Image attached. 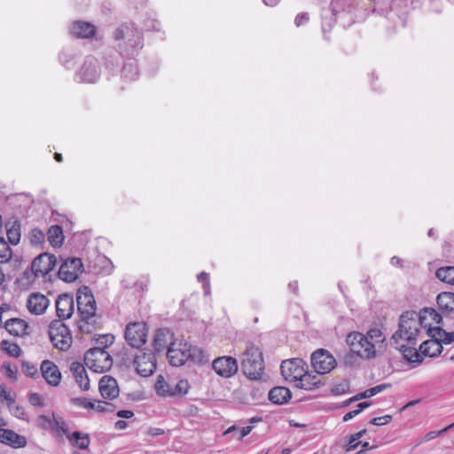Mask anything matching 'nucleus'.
Here are the masks:
<instances>
[{
  "instance_id": "f257e3e1",
  "label": "nucleus",
  "mask_w": 454,
  "mask_h": 454,
  "mask_svg": "<svg viewBox=\"0 0 454 454\" xmlns=\"http://www.w3.org/2000/svg\"><path fill=\"white\" fill-rule=\"evenodd\" d=\"M440 316L434 309H423L419 313L407 311L403 313L399 321L398 330L392 335L393 345L400 350L404 358L410 362H418L419 354L417 345L424 337V333L431 319L439 322Z\"/></svg>"
},
{
  "instance_id": "f03ea898",
  "label": "nucleus",
  "mask_w": 454,
  "mask_h": 454,
  "mask_svg": "<svg viewBox=\"0 0 454 454\" xmlns=\"http://www.w3.org/2000/svg\"><path fill=\"white\" fill-rule=\"evenodd\" d=\"M346 342L352 352L364 359H372L381 356L387 348V337L378 328H372L365 334L352 332L348 334Z\"/></svg>"
},
{
  "instance_id": "7ed1b4c3",
  "label": "nucleus",
  "mask_w": 454,
  "mask_h": 454,
  "mask_svg": "<svg viewBox=\"0 0 454 454\" xmlns=\"http://www.w3.org/2000/svg\"><path fill=\"white\" fill-rule=\"evenodd\" d=\"M168 362L173 366L183 365L189 358L201 362L203 352L198 348H192L184 340H175L170 343L167 351Z\"/></svg>"
},
{
  "instance_id": "20e7f679",
  "label": "nucleus",
  "mask_w": 454,
  "mask_h": 454,
  "mask_svg": "<svg viewBox=\"0 0 454 454\" xmlns=\"http://www.w3.org/2000/svg\"><path fill=\"white\" fill-rule=\"evenodd\" d=\"M114 39L119 43L121 52L127 56H134L143 47L141 32L133 24L123 25L114 32Z\"/></svg>"
},
{
  "instance_id": "39448f33",
  "label": "nucleus",
  "mask_w": 454,
  "mask_h": 454,
  "mask_svg": "<svg viewBox=\"0 0 454 454\" xmlns=\"http://www.w3.org/2000/svg\"><path fill=\"white\" fill-rule=\"evenodd\" d=\"M241 369L250 380H258L262 379L264 365L259 348L254 345L247 347L241 357Z\"/></svg>"
},
{
  "instance_id": "423d86ee",
  "label": "nucleus",
  "mask_w": 454,
  "mask_h": 454,
  "mask_svg": "<svg viewBox=\"0 0 454 454\" xmlns=\"http://www.w3.org/2000/svg\"><path fill=\"white\" fill-rule=\"evenodd\" d=\"M76 302L82 321L84 322V325H81L80 328L84 331L85 325L89 326L96 323V301L88 287H83L77 292Z\"/></svg>"
},
{
  "instance_id": "0eeeda50",
  "label": "nucleus",
  "mask_w": 454,
  "mask_h": 454,
  "mask_svg": "<svg viewBox=\"0 0 454 454\" xmlns=\"http://www.w3.org/2000/svg\"><path fill=\"white\" fill-rule=\"evenodd\" d=\"M84 363L92 372L102 373L111 369L113 359L105 348L98 347L90 348L86 352Z\"/></svg>"
},
{
  "instance_id": "6e6552de",
  "label": "nucleus",
  "mask_w": 454,
  "mask_h": 454,
  "mask_svg": "<svg viewBox=\"0 0 454 454\" xmlns=\"http://www.w3.org/2000/svg\"><path fill=\"white\" fill-rule=\"evenodd\" d=\"M49 336L53 345L61 349H67L72 343V336L67 325L61 320H55L49 326Z\"/></svg>"
},
{
  "instance_id": "1a4fd4ad",
  "label": "nucleus",
  "mask_w": 454,
  "mask_h": 454,
  "mask_svg": "<svg viewBox=\"0 0 454 454\" xmlns=\"http://www.w3.org/2000/svg\"><path fill=\"white\" fill-rule=\"evenodd\" d=\"M147 333L145 323H129L125 329V340L130 347L139 348L146 342Z\"/></svg>"
},
{
  "instance_id": "9d476101",
  "label": "nucleus",
  "mask_w": 454,
  "mask_h": 454,
  "mask_svg": "<svg viewBox=\"0 0 454 454\" xmlns=\"http://www.w3.org/2000/svg\"><path fill=\"white\" fill-rule=\"evenodd\" d=\"M311 364L317 374H325L336 366V360L328 351L318 349L311 356Z\"/></svg>"
},
{
  "instance_id": "9b49d317",
  "label": "nucleus",
  "mask_w": 454,
  "mask_h": 454,
  "mask_svg": "<svg viewBox=\"0 0 454 454\" xmlns=\"http://www.w3.org/2000/svg\"><path fill=\"white\" fill-rule=\"evenodd\" d=\"M82 270V262L79 258H67L64 260L59 270V277L65 282H74L77 279Z\"/></svg>"
},
{
  "instance_id": "f8f14e48",
  "label": "nucleus",
  "mask_w": 454,
  "mask_h": 454,
  "mask_svg": "<svg viewBox=\"0 0 454 454\" xmlns=\"http://www.w3.org/2000/svg\"><path fill=\"white\" fill-rule=\"evenodd\" d=\"M281 373L283 377L291 382H297L306 372L304 362L300 358H293L282 362Z\"/></svg>"
},
{
  "instance_id": "ddd939ff",
  "label": "nucleus",
  "mask_w": 454,
  "mask_h": 454,
  "mask_svg": "<svg viewBox=\"0 0 454 454\" xmlns=\"http://www.w3.org/2000/svg\"><path fill=\"white\" fill-rule=\"evenodd\" d=\"M134 366L138 374L143 377H148L153 373L156 369V360L154 355L151 352L139 351L134 359Z\"/></svg>"
},
{
  "instance_id": "4468645a",
  "label": "nucleus",
  "mask_w": 454,
  "mask_h": 454,
  "mask_svg": "<svg viewBox=\"0 0 454 454\" xmlns=\"http://www.w3.org/2000/svg\"><path fill=\"white\" fill-rule=\"evenodd\" d=\"M99 75L98 60L91 56L87 57L77 74V77L81 82L94 83L98 80Z\"/></svg>"
},
{
  "instance_id": "2eb2a0df",
  "label": "nucleus",
  "mask_w": 454,
  "mask_h": 454,
  "mask_svg": "<svg viewBox=\"0 0 454 454\" xmlns=\"http://www.w3.org/2000/svg\"><path fill=\"white\" fill-rule=\"evenodd\" d=\"M212 367L219 376L229 378L238 372V362L231 356H221L213 361Z\"/></svg>"
},
{
  "instance_id": "dca6fc26",
  "label": "nucleus",
  "mask_w": 454,
  "mask_h": 454,
  "mask_svg": "<svg viewBox=\"0 0 454 454\" xmlns=\"http://www.w3.org/2000/svg\"><path fill=\"white\" fill-rule=\"evenodd\" d=\"M57 258L49 254L38 255L32 262V271L36 277L45 276L56 266Z\"/></svg>"
},
{
  "instance_id": "f3484780",
  "label": "nucleus",
  "mask_w": 454,
  "mask_h": 454,
  "mask_svg": "<svg viewBox=\"0 0 454 454\" xmlns=\"http://www.w3.org/2000/svg\"><path fill=\"white\" fill-rule=\"evenodd\" d=\"M98 390L104 399L113 400L118 397L120 388L117 380L108 375L103 376L98 383Z\"/></svg>"
},
{
  "instance_id": "a211bd4d",
  "label": "nucleus",
  "mask_w": 454,
  "mask_h": 454,
  "mask_svg": "<svg viewBox=\"0 0 454 454\" xmlns=\"http://www.w3.org/2000/svg\"><path fill=\"white\" fill-rule=\"evenodd\" d=\"M41 373L46 382L52 386L57 387L61 380V372L59 367L50 360H44L41 364Z\"/></svg>"
},
{
  "instance_id": "6ab92c4d",
  "label": "nucleus",
  "mask_w": 454,
  "mask_h": 454,
  "mask_svg": "<svg viewBox=\"0 0 454 454\" xmlns=\"http://www.w3.org/2000/svg\"><path fill=\"white\" fill-rule=\"evenodd\" d=\"M74 309V299L71 295L64 294L59 296L56 301L57 316L61 320L68 319L72 317Z\"/></svg>"
},
{
  "instance_id": "aec40b11",
  "label": "nucleus",
  "mask_w": 454,
  "mask_h": 454,
  "mask_svg": "<svg viewBox=\"0 0 454 454\" xmlns=\"http://www.w3.org/2000/svg\"><path fill=\"white\" fill-rule=\"evenodd\" d=\"M49 304L50 301L45 295L40 293H35L29 295L27 301V308L32 314L42 315L45 312Z\"/></svg>"
},
{
  "instance_id": "412c9836",
  "label": "nucleus",
  "mask_w": 454,
  "mask_h": 454,
  "mask_svg": "<svg viewBox=\"0 0 454 454\" xmlns=\"http://www.w3.org/2000/svg\"><path fill=\"white\" fill-rule=\"evenodd\" d=\"M0 442L12 448H21L26 446L27 440L14 431L0 427Z\"/></svg>"
},
{
  "instance_id": "4be33fe9",
  "label": "nucleus",
  "mask_w": 454,
  "mask_h": 454,
  "mask_svg": "<svg viewBox=\"0 0 454 454\" xmlns=\"http://www.w3.org/2000/svg\"><path fill=\"white\" fill-rule=\"evenodd\" d=\"M70 371L80 388L83 391L88 390L90 388V380L84 366L81 363L74 362L70 365Z\"/></svg>"
},
{
  "instance_id": "5701e85b",
  "label": "nucleus",
  "mask_w": 454,
  "mask_h": 454,
  "mask_svg": "<svg viewBox=\"0 0 454 454\" xmlns=\"http://www.w3.org/2000/svg\"><path fill=\"white\" fill-rule=\"evenodd\" d=\"M173 334L167 329H158L153 336V347L156 352H162L166 348H168L173 342Z\"/></svg>"
},
{
  "instance_id": "b1692460",
  "label": "nucleus",
  "mask_w": 454,
  "mask_h": 454,
  "mask_svg": "<svg viewBox=\"0 0 454 454\" xmlns=\"http://www.w3.org/2000/svg\"><path fill=\"white\" fill-rule=\"evenodd\" d=\"M4 328L7 332L16 337H21L27 334V323L20 318H11L4 323Z\"/></svg>"
},
{
  "instance_id": "393cba45",
  "label": "nucleus",
  "mask_w": 454,
  "mask_h": 454,
  "mask_svg": "<svg viewBox=\"0 0 454 454\" xmlns=\"http://www.w3.org/2000/svg\"><path fill=\"white\" fill-rule=\"evenodd\" d=\"M433 336L435 338L434 340H424L419 345V351L423 355L430 357L436 356L442 352V342L437 337V333H435V334H434Z\"/></svg>"
},
{
  "instance_id": "a878e982",
  "label": "nucleus",
  "mask_w": 454,
  "mask_h": 454,
  "mask_svg": "<svg viewBox=\"0 0 454 454\" xmlns=\"http://www.w3.org/2000/svg\"><path fill=\"white\" fill-rule=\"evenodd\" d=\"M95 27L92 24L84 21H76L70 28V33L78 38H90L95 35Z\"/></svg>"
},
{
  "instance_id": "bb28decb",
  "label": "nucleus",
  "mask_w": 454,
  "mask_h": 454,
  "mask_svg": "<svg viewBox=\"0 0 454 454\" xmlns=\"http://www.w3.org/2000/svg\"><path fill=\"white\" fill-rule=\"evenodd\" d=\"M321 385L322 381L318 374L313 375L308 372H305L296 382V387L305 390H313L319 387Z\"/></svg>"
},
{
  "instance_id": "cd10ccee",
  "label": "nucleus",
  "mask_w": 454,
  "mask_h": 454,
  "mask_svg": "<svg viewBox=\"0 0 454 454\" xmlns=\"http://www.w3.org/2000/svg\"><path fill=\"white\" fill-rule=\"evenodd\" d=\"M439 309L445 314L454 311V293L443 292L437 296Z\"/></svg>"
},
{
  "instance_id": "c85d7f7f",
  "label": "nucleus",
  "mask_w": 454,
  "mask_h": 454,
  "mask_svg": "<svg viewBox=\"0 0 454 454\" xmlns=\"http://www.w3.org/2000/svg\"><path fill=\"white\" fill-rule=\"evenodd\" d=\"M291 398V392L285 387H275L269 392V399L273 403L282 404Z\"/></svg>"
},
{
  "instance_id": "c756f323",
  "label": "nucleus",
  "mask_w": 454,
  "mask_h": 454,
  "mask_svg": "<svg viewBox=\"0 0 454 454\" xmlns=\"http://www.w3.org/2000/svg\"><path fill=\"white\" fill-rule=\"evenodd\" d=\"M47 235L48 240L52 247H58L62 245L64 236L60 226L52 225L51 227L49 228Z\"/></svg>"
},
{
  "instance_id": "7c9ffc66",
  "label": "nucleus",
  "mask_w": 454,
  "mask_h": 454,
  "mask_svg": "<svg viewBox=\"0 0 454 454\" xmlns=\"http://www.w3.org/2000/svg\"><path fill=\"white\" fill-rule=\"evenodd\" d=\"M436 278L448 285L454 286V267L447 266L438 269L435 272Z\"/></svg>"
},
{
  "instance_id": "2f4dec72",
  "label": "nucleus",
  "mask_w": 454,
  "mask_h": 454,
  "mask_svg": "<svg viewBox=\"0 0 454 454\" xmlns=\"http://www.w3.org/2000/svg\"><path fill=\"white\" fill-rule=\"evenodd\" d=\"M7 228V238L10 244L16 246L20 240V225L15 221L10 227L6 224Z\"/></svg>"
},
{
  "instance_id": "473e14b6",
  "label": "nucleus",
  "mask_w": 454,
  "mask_h": 454,
  "mask_svg": "<svg viewBox=\"0 0 454 454\" xmlns=\"http://www.w3.org/2000/svg\"><path fill=\"white\" fill-rule=\"evenodd\" d=\"M172 385L168 383L164 377L159 375L155 383V390L158 395L162 396L171 395Z\"/></svg>"
},
{
  "instance_id": "72a5a7b5",
  "label": "nucleus",
  "mask_w": 454,
  "mask_h": 454,
  "mask_svg": "<svg viewBox=\"0 0 454 454\" xmlns=\"http://www.w3.org/2000/svg\"><path fill=\"white\" fill-rule=\"evenodd\" d=\"M12 256V252L9 244L4 238H0V263L8 262Z\"/></svg>"
},
{
  "instance_id": "f704fd0d",
  "label": "nucleus",
  "mask_w": 454,
  "mask_h": 454,
  "mask_svg": "<svg viewBox=\"0 0 454 454\" xmlns=\"http://www.w3.org/2000/svg\"><path fill=\"white\" fill-rule=\"evenodd\" d=\"M1 348L13 357L20 356L21 353L20 348L16 343L8 340H2Z\"/></svg>"
},
{
  "instance_id": "c9c22d12",
  "label": "nucleus",
  "mask_w": 454,
  "mask_h": 454,
  "mask_svg": "<svg viewBox=\"0 0 454 454\" xmlns=\"http://www.w3.org/2000/svg\"><path fill=\"white\" fill-rule=\"evenodd\" d=\"M387 387V385H386V384H380V385L375 386L373 387L366 389L363 393L358 394L356 396H355L354 400H359L361 398L372 397V396L384 391Z\"/></svg>"
},
{
  "instance_id": "e433bc0d",
  "label": "nucleus",
  "mask_w": 454,
  "mask_h": 454,
  "mask_svg": "<svg viewBox=\"0 0 454 454\" xmlns=\"http://www.w3.org/2000/svg\"><path fill=\"white\" fill-rule=\"evenodd\" d=\"M70 440H74V443L81 449H87L90 444V438L88 434H82L80 432L73 433Z\"/></svg>"
},
{
  "instance_id": "4c0bfd02",
  "label": "nucleus",
  "mask_w": 454,
  "mask_h": 454,
  "mask_svg": "<svg viewBox=\"0 0 454 454\" xmlns=\"http://www.w3.org/2000/svg\"><path fill=\"white\" fill-rule=\"evenodd\" d=\"M189 383L186 380H180L171 387V395H185L189 390Z\"/></svg>"
},
{
  "instance_id": "58836bf2",
  "label": "nucleus",
  "mask_w": 454,
  "mask_h": 454,
  "mask_svg": "<svg viewBox=\"0 0 454 454\" xmlns=\"http://www.w3.org/2000/svg\"><path fill=\"white\" fill-rule=\"evenodd\" d=\"M8 409H9L10 412L17 419L26 420V421L28 420V416H27V412L25 411L24 407L17 404L16 402L10 404L8 406Z\"/></svg>"
},
{
  "instance_id": "ea45409f",
  "label": "nucleus",
  "mask_w": 454,
  "mask_h": 454,
  "mask_svg": "<svg viewBox=\"0 0 454 454\" xmlns=\"http://www.w3.org/2000/svg\"><path fill=\"white\" fill-rule=\"evenodd\" d=\"M93 409L98 412H113L114 411V406L107 402L93 400Z\"/></svg>"
},
{
  "instance_id": "a19ab883",
  "label": "nucleus",
  "mask_w": 454,
  "mask_h": 454,
  "mask_svg": "<svg viewBox=\"0 0 454 454\" xmlns=\"http://www.w3.org/2000/svg\"><path fill=\"white\" fill-rule=\"evenodd\" d=\"M454 427V423H452L451 425L444 427L443 429L440 430V431H430L428 433H427L421 439L420 441L419 442V443H424V442H429L436 437H438L439 435H441L442 434L447 432L448 430H450V428H452Z\"/></svg>"
},
{
  "instance_id": "79ce46f5",
  "label": "nucleus",
  "mask_w": 454,
  "mask_h": 454,
  "mask_svg": "<svg viewBox=\"0 0 454 454\" xmlns=\"http://www.w3.org/2000/svg\"><path fill=\"white\" fill-rule=\"evenodd\" d=\"M137 74V67L133 63L125 64L122 69V75L125 79L133 80Z\"/></svg>"
},
{
  "instance_id": "37998d69",
  "label": "nucleus",
  "mask_w": 454,
  "mask_h": 454,
  "mask_svg": "<svg viewBox=\"0 0 454 454\" xmlns=\"http://www.w3.org/2000/svg\"><path fill=\"white\" fill-rule=\"evenodd\" d=\"M434 331L437 333V337L444 344L454 342V332L447 333L441 328H435Z\"/></svg>"
},
{
  "instance_id": "c03bdc74",
  "label": "nucleus",
  "mask_w": 454,
  "mask_h": 454,
  "mask_svg": "<svg viewBox=\"0 0 454 454\" xmlns=\"http://www.w3.org/2000/svg\"><path fill=\"white\" fill-rule=\"evenodd\" d=\"M0 399L7 403V406L15 402L11 390L4 384L0 385Z\"/></svg>"
},
{
  "instance_id": "a18cd8bd",
  "label": "nucleus",
  "mask_w": 454,
  "mask_h": 454,
  "mask_svg": "<svg viewBox=\"0 0 454 454\" xmlns=\"http://www.w3.org/2000/svg\"><path fill=\"white\" fill-rule=\"evenodd\" d=\"M370 405H371V403H369V402L360 403L357 405V409H356L354 411H349V412H348L347 414L344 415L343 420L344 421H348V420L352 419L353 418H355L362 411H364L365 408L369 407Z\"/></svg>"
},
{
  "instance_id": "49530a36",
  "label": "nucleus",
  "mask_w": 454,
  "mask_h": 454,
  "mask_svg": "<svg viewBox=\"0 0 454 454\" xmlns=\"http://www.w3.org/2000/svg\"><path fill=\"white\" fill-rule=\"evenodd\" d=\"M29 239L33 245L42 244L44 240V233L39 229H33L29 233Z\"/></svg>"
},
{
  "instance_id": "de8ad7c7",
  "label": "nucleus",
  "mask_w": 454,
  "mask_h": 454,
  "mask_svg": "<svg viewBox=\"0 0 454 454\" xmlns=\"http://www.w3.org/2000/svg\"><path fill=\"white\" fill-rule=\"evenodd\" d=\"M52 430L56 431L57 433L66 434L67 438L71 439V435L68 434L67 424L60 419L55 418Z\"/></svg>"
},
{
  "instance_id": "09e8293b",
  "label": "nucleus",
  "mask_w": 454,
  "mask_h": 454,
  "mask_svg": "<svg viewBox=\"0 0 454 454\" xmlns=\"http://www.w3.org/2000/svg\"><path fill=\"white\" fill-rule=\"evenodd\" d=\"M72 403L78 407H82L87 410H92L93 409V401L89 400L84 397H77L72 399Z\"/></svg>"
},
{
  "instance_id": "8fccbe9b",
  "label": "nucleus",
  "mask_w": 454,
  "mask_h": 454,
  "mask_svg": "<svg viewBox=\"0 0 454 454\" xmlns=\"http://www.w3.org/2000/svg\"><path fill=\"white\" fill-rule=\"evenodd\" d=\"M54 419H55V417L52 416V418L51 417H47L45 415H41L39 416L38 418V423L39 425L43 427V428H45V429H52L53 427V423H54Z\"/></svg>"
},
{
  "instance_id": "3c124183",
  "label": "nucleus",
  "mask_w": 454,
  "mask_h": 454,
  "mask_svg": "<svg viewBox=\"0 0 454 454\" xmlns=\"http://www.w3.org/2000/svg\"><path fill=\"white\" fill-rule=\"evenodd\" d=\"M3 368H4V372H5L6 376L10 380H16V379H17V372H18L16 366H12V364L10 363H4Z\"/></svg>"
},
{
  "instance_id": "603ef678",
  "label": "nucleus",
  "mask_w": 454,
  "mask_h": 454,
  "mask_svg": "<svg viewBox=\"0 0 454 454\" xmlns=\"http://www.w3.org/2000/svg\"><path fill=\"white\" fill-rule=\"evenodd\" d=\"M361 444V442L356 439L354 434H351L348 438L347 444H345L344 448L347 452H350L357 448V446Z\"/></svg>"
},
{
  "instance_id": "864d4df0",
  "label": "nucleus",
  "mask_w": 454,
  "mask_h": 454,
  "mask_svg": "<svg viewBox=\"0 0 454 454\" xmlns=\"http://www.w3.org/2000/svg\"><path fill=\"white\" fill-rule=\"evenodd\" d=\"M392 419L390 415H384L381 417L373 418L371 421L372 424L375 426H384L388 424Z\"/></svg>"
},
{
  "instance_id": "5fc2aeb1",
  "label": "nucleus",
  "mask_w": 454,
  "mask_h": 454,
  "mask_svg": "<svg viewBox=\"0 0 454 454\" xmlns=\"http://www.w3.org/2000/svg\"><path fill=\"white\" fill-rule=\"evenodd\" d=\"M200 282H203V288L206 294L209 293V281H208V274L206 272H201L197 277Z\"/></svg>"
},
{
  "instance_id": "6e6d98bb",
  "label": "nucleus",
  "mask_w": 454,
  "mask_h": 454,
  "mask_svg": "<svg viewBox=\"0 0 454 454\" xmlns=\"http://www.w3.org/2000/svg\"><path fill=\"white\" fill-rule=\"evenodd\" d=\"M29 403L33 406H43V399L41 395L33 393L29 395Z\"/></svg>"
},
{
  "instance_id": "4d7b16f0",
  "label": "nucleus",
  "mask_w": 454,
  "mask_h": 454,
  "mask_svg": "<svg viewBox=\"0 0 454 454\" xmlns=\"http://www.w3.org/2000/svg\"><path fill=\"white\" fill-rule=\"evenodd\" d=\"M114 336L111 334L102 335L98 339V342L104 346L103 348H106L108 345H111L114 342Z\"/></svg>"
},
{
  "instance_id": "13d9d810",
  "label": "nucleus",
  "mask_w": 454,
  "mask_h": 454,
  "mask_svg": "<svg viewBox=\"0 0 454 454\" xmlns=\"http://www.w3.org/2000/svg\"><path fill=\"white\" fill-rule=\"evenodd\" d=\"M348 384L347 381H344L340 384L334 386L332 391H333V393H334L336 395H340V394L345 393L348 390Z\"/></svg>"
},
{
  "instance_id": "bf43d9fd",
  "label": "nucleus",
  "mask_w": 454,
  "mask_h": 454,
  "mask_svg": "<svg viewBox=\"0 0 454 454\" xmlns=\"http://www.w3.org/2000/svg\"><path fill=\"white\" fill-rule=\"evenodd\" d=\"M252 430V427L250 426H247V427H244L240 429H239L237 434H236V438L238 440H242L245 436H247Z\"/></svg>"
},
{
  "instance_id": "052dcab7",
  "label": "nucleus",
  "mask_w": 454,
  "mask_h": 454,
  "mask_svg": "<svg viewBox=\"0 0 454 454\" xmlns=\"http://www.w3.org/2000/svg\"><path fill=\"white\" fill-rule=\"evenodd\" d=\"M308 20H309V16L307 13H300L296 16L294 22L297 27H300V26L303 25L304 23H306Z\"/></svg>"
},
{
  "instance_id": "680f3d73",
  "label": "nucleus",
  "mask_w": 454,
  "mask_h": 454,
  "mask_svg": "<svg viewBox=\"0 0 454 454\" xmlns=\"http://www.w3.org/2000/svg\"><path fill=\"white\" fill-rule=\"evenodd\" d=\"M23 368H26V373L28 376H33L37 372V369L34 365H29L27 363L23 364Z\"/></svg>"
},
{
  "instance_id": "e2e57ef3",
  "label": "nucleus",
  "mask_w": 454,
  "mask_h": 454,
  "mask_svg": "<svg viewBox=\"0 0 454 454\" xmlns=\"http://www.w3.org/2000/svg\"><path fill=\"white\" fill-rule=\"evenodd\" d=\"M117 416L123 419H130L134 416V412L129 410H121L117 412Z\"/></svg>"
},
{
  "instance_id": "0e129e2a",
  "label": "nucleus",
  "mask_w": 454,
  "mask_h": 454,
  "mask_svg": "<svg viewBox=\"0 0 454 454\" xmlns=\"http://www.w3.org/2000/svg\"><path fill=\"white\" fill-rule=\"evenodd\" d=\"M128 427V424L124 420H118L114 424V428L117 430H123Z\"/></svg>"
},
{
  "instance_id": "69168bd1",
  "label": "nucleus",
  "mask_w": 454,
  "mask_h": 454,
  "mask_svg": "<svg viewBox=\"0 0 454 454\" xmlns=\"http://www.w3.org/2000/svg\"><path fill=\"white\" fill-rule=\"evenodd\" d=\"M263 3L268 6H275L278 4L280 0H262Z\"/></svg>"
},
{
  "instance_id": "338daca9",
  "label": "nucleus",
  "mask_w": 454,
  "mask_h": 454,
  "mask_svg": "<svg viewBox=\"0 0 454 454\" xmlns=\"http://www.w3.org/2000/svg\"><path fill=\"white\" fill-rule=\"evenodd\" d=\"M9 309V306L6 304H2L0 306V323L2 322L3 313Z\"/></svg>"
},
{
  "instance_id": "774afa93",
  "label": "nucleus",
  "mask_w": 454,
  "mask_h": 454,
  "mask_svg": "<svg viewBox=\"0 0 454 454\" xmlns=\"http://www.w3.org/2000/svg\"><path fill=\"white\" fill-rule=\"evenodd\" d=\"M401 262V260L399 257L397 256H393L391 258V264L394 265V266H398Z\"/></svg>"
}]
</instances>
